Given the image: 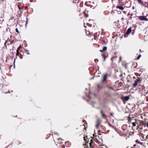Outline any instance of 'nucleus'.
Listing matches in <instances>:
<instances>
[{"mask_svg":"<svg viewBox=\"0 0 148 148\" xmlns=\"http://www.w3.org/2000/svg\"><path fill=\"white\" fill-rule=\"evenodd\" d=\"M111 114L112 116V113H111V114Z\"/></svg>","mask_w":148,"mask_h":148,"instance_id":"obj_34","label":"nucleus"},{"mask_svg":"<svg viewBox=\"0 0 148 148\" xmlns=\"http://www.w3.org/2000/svg\"><path fill=\"white\" fill-rule=\"evenodd\" d=\"M126 36V34H125L124 35V36L126 37V36Z\"/></svg>","mask_w":148,"mask_h":148,"instance_id":"obj_37","label":"nucleus"},{"mask_svg":"<svg viewBox=\"0 0 148 148\" xmlns=\"http://www.w3.org/2000/svg\"><path fill=\"white\" fill-rule=\"evenodd\" d=\"M136 143H139V141L138 140H136Z\"/></svg>","mask_w":148,"mask_h":148,"instance_id":"obj_22","label":"nucleus"},{"mask_svg":"<svg viewBox=\"0 0 148 148\" xmlns=\"http://www.w3.org/2000/svg\"><path fill=\"white\" fill-rule=\"evenodd\" d=\"M22 48V47H21V46H19L17 50V54L18 55V53H19V50L21 49Z\"/></svg>","mask_w":148,"mask_h":148,"instance_id":"obj_11","label":"nucleus"},{"mask_svg":"<svg viewBox=\"0 0 148 148\" xmlns=\"http://www.w3.org/2000/svg\"><path fill=\"white\" fill-rule=\"evenodd\" d=\"M141 21H148V19L145 16H140L139 17Z\"/></svg>","mask_w":148,"mask_h":148,"instance_id":"obj_1","label":"nucleus"},{"mask_svg":"<svg viewBox=\"0 0 148 148\" xmlns=\"http://www.w3.org/2000/svg\"><path fill=\"white\" fill-rule=\"evenodd\" d=\"M123 12L125 14L126 13V12L125 11H123Z\"/></svg>","mask_w":148,"mask_h":148,"instance_id":"obj_28","label":"nucleus"},{"mask_svg":"<svg viewBox=\"0 0 148 148\" xmlns=\"http://www.w3.org/2000/svg\"><path fill=\"white\" fill-rule=\"evenodd\" d=\"M124 19V18H121V20H123Z\"/></svg>","mask_w":148,"mask_h":148,"instance_id":"obj_35","label":"nucleus"},{"mask_svg":"<svg viewBox=\"0 0 148 148\" xmlns=\"http://www.w3.org/2000/svg\"><path fill=\"white\" fill-rule=\"evenodd\" d=\"M134 7H132V9H134Z\"/></svg>","mask_w":148,"mask_h":148,"instance_id":"obj_33","label":"nucleus"},{"mask_svg":"<svg viewBox=\"0 0 148 148\" xmlns=\"http://www.w3.org/2000/svg\"><path fill=\"white\" fill-rule=\"evenodd\" d=\"M22 48V47H21V46H19L17 50V54L18 55V53H19V50L21 49Z\"/></svg>","mask_w":148,"mask_h":148,"instance_id":"obj_9","label":"nucleus"},{"mask_svg":"<svg viewBox=\"0 0 148 148\" xmlns=\"http://www.w3.org/2000/svg\"><path fill=\"white\" fill-rule=\"evenodd\" d=\"M147 137H148V135L147 136Z\"/></svg>","mask_w":148,"mask_h":148,"instance_id":"obj_39","label":"nucleus"},{"mask_svg":"<svg viewBox=\"0 0 148 148\" xmlns=\"http://www.w3.org/2000/svg\"><path fill=\"white\" fill-rule=\"evenodd\" d=\"M60 141V143H62V142H61V141Z\"/></svg>","mask_w":148,"mask_h":148,"instance_id":"obj_38","label":"nucleus"},{"mask_svg":"<svg viewBox=\"0 0 148 148\" xmlns=\"http://www.w3.org/2000/svg\"><path fill=\"white\" fill-rule=\"evenodd\" d=\"M129 99L130 97L129 96H126L124 97L123 100L125 101H127Z\"/></svg>","mask_w":148,"mask_h":148,"instance_id":"obj_5","label":"nucleus"},{"mask_svg":"<svg viewBox=\"0 0 148 148\" xmlns=\"http://www.w3.org/2000/svg\"><path fill=\"white\" fill-rule=\"evenodd\" d=\"M117 8H118L121 10H123L124 9V8L122 6H117L116 7Z\"/></svg>","mask_w":148,"mask_h":148,"instance_id":"obj_6","label":"nucleus"},{"mask_svg":"<svg viewBox=\"0 0 148 148\" xmlns=\"http://www.w3.org/2000/svg\"><path fill=\"white\" fill-rule=\"evenodd\" d=\"M138 84V81H136V80L135 81L134 83L133 84V86L134 87H136Z\"/></svg>","mask_w":148,"mask_h":148,"instance_id":"obj_7","label":"nucleus"},{"mask_svg":"<svg viewBox=\"0 0 148 148\" xmlns=\"http://www.w3.org/2000/svg\"><path fill=\"white\" fill-rule=\"evenodd\" d=\"M27 23H26V26L27 25Z\"/></svg>","mask_w":148,"mask_h":148,"instance_id":"obj_36","label":"nucleus"},{"mask_svg":"<svg viewBox=\"0 0 148 148\" xmlns=\"http://www.w3.org/2000/svg\"><path fill=\"white\" fill-rule=\"evenodd\" d=\"M103 51V50H100V51H101V52H102Z\"/></svg>","mask_w":148,"mask_h":148,"instance_id":"obj_30","label":"nucleus"},{"mask_svg":"<svg viewBox=\"0 0 148 148\" xmlns=\"http://www.w3.org/2000/svg\"><path fill=\"white\" fill-rule=\"evenodd\" d=\"M101 113L102 114L103 117L104 118H106V115L103 113V111L102 110L101 111Z\"/></svg>","mask_w":148,"mask_h":148,"instance_id":"obj_8","label":"nucleus"},{"mask_svg":"<svg viewBox=\"0 0 148 148\" xmlns=\"http://www.w3.org/2000/svg\"><path fill=\"white\" fill-rule=\"evenodd\" d=\"M143 125H144L145 126L148 127V123H143Z\"/></svg>","mask_w":148,"mask_h":148,"instance_id":"obj_13","label":"nucleus"},{"mask_svg":"<svg viewBox=\"0 0 148 148\" xmlns=\"http://www.w3.org/2000/svg\"><path fill=\"white\" fill-rule=\"evenodd\" d=\"M132 124L134 126H136V124L134 122H133L132 123Z\"/></svg>","mask_w":148,"mask_h":148,"instance_id":"obj_19","label":"nucleus"},{"mask_svg":"<svg viewBox=\"0 0 148 148\" xmlns=\"http://www.w3.org/2000/svg\"><path fill=\"white\" fill-rule=\"evenodd\" d=\"M100 123L99 122H98L97 123V124L96 125V129L97 130V131H100L99 129V126L100 125Z\"/></svg>","mask_w":148,"mask_h":148,"instance_id":"obj_2","label":"nucleus"},{"mask_svg":"<svg viewBox=\"0 0 148 148\" xmlns=\"http://www.w3.org/2000/svg\"><path fill=\"white\" fill-rule=\"evenodd\" d=\"M84 140H85V141H86L87 142H88V141L87 140H86V139H85V137H84Z\"/></svg>","mask_w":148,"mask_h":148,"instance_id":"obj_26","label":"nucleus"},{"mask_svg":"<svg viewBox=\"0 0 148 148\" xmlns=\"http://www.w3.org/2000/svg\"><path fill=\"white\" fill-rule=\"evenodd\" d=\"M95 61L96 63H97V62L98 61V60L97 59H95Z\"/></svg>","mask_w":148,"mask_h":148,"instance_id":"obj_23","label":"nucleus"},{"mask_svg":"<svg viewBox=\"0 0 148 148\" xmlns=\"http://www.w3.org/2000/svg\"><path fill=\"white\" fill-rule=\"evenodd\" d=\"M138 1V3H140L141 4H143V2L142 1V0H137Z\"/></svg>","mask_w":148,"mask_h":148,"instance_id":"obj_12","label":"nucleus"},{"mask_svg":"<svg viewBox=\"0 0 148 148\" xmlns=\"http://www.w3.org/2000/svg\"><path fill=\"white\" fill-rule=\"evenodd\" d=\"M86 15V17H88V15Z\"/></svg>","mask_w":148,"mask_h":148,"instance_id":"obj_31","label":"nucleus"},{"mask_svg":"<svg viewBox=\"0 0 148 148\" xmlns=\"http://www.w3.org/2000/svg\"><path fill=\"white\" fill-rule=\"evenodd\" d=\"M107 75L105 74L103 75V79L102 80V82H104L105 81H106L107 79Z\"/></svg>","mask_w":148,"mask_h":148,"instance_id":"obj_3","label":"nucleus"},{"mask_svg":"<svg viewBox=\"0 0 148 148\" xmlns=\"http://www.w3.org/2000/svg\"><path fill=\"white\" fill-rule=\"evenodd\" d=\"M93 136H94V137L97 136L95 134H93Z\"/></svg>","mask_w":148,"mask_h":148,"instance_id":"obj_27","label":"nucleus"},{"mask_svg":"<svg viewBox=\"0 0 148 148\" xmlns=\"http://www.w3.org/2000/svg\"><path fill=\"white\" fill-rule=\"evenodd\" d=\"M107 49V47L105 46L103 47V51H106V50Z\"/></svg>","mask_w":148,"mask_h":148,"instance_id":"obj_14","label":"nucleus"},{"mask_svg":"<svg viewBox=\"0 0 148 148\" xmlns=\"http://www.w3.org/2000/svg\"><path fill=\"white\" fill-rule=\"evenodd\" d=\"M22 48V47H21V46H19L17 50V54L18 55V53H19V50L21 49Z\"/></svg>","mask_w":148,"mask_h":148,"instance_id":"obj_10","label":"nucleus"},{"mask_svg":"<svg viewBox=\"0 0 148 148\" xmlns=\"http://www.w3.org/2000/svg\"><path fill=\"white\" fill-rule=\"evenodd\" d=\"M110 13L112 14H113L114 13V10H112L110 12Z\"/></svg>","mask_w":148,"mask_h":148,"instance_id":"obj_18","label":"nucleus"},{"mask_svg":"<svg viewBox=\"0 0 148 148\" xmlns=\"http://www.w3.org/2000/svg\"><path fill=\"white\" fill-rule=\"evenodd\" d=\"M90 140L91 141V142L90 143V147L91 148V147H91V146H92L91 144H92V142H93L92 139H91Z\"/></svg>","mask_w":148,"mask_h":148,"instance_id":"obj_15","label":"nucleus"},{"mask_svg":"<svg viewBox=\"0 0 148 148\" xmlns=\"http://www.w3.org/2000/svg\"><path fill=\"white\" fill-rule=\"evenodd\" d=\"M136 81H138V82L139 81H141V80H140V79L138 77V79H137L136 80Z\"/></svg>","mask_w":148,"mask_h":148,"instance_id":"obj_21","label":"nucleus"},{"mask_svg":"<svg viewBox=\"0 0 148 148\" xmlns=\"http://www.w3.org/2000/svg\"><path fill=\"white\" fill-rule=\"evenodd\" d=\"M85 146V147H84V148H87V147H88L86 144Z\"/></svg>","mask_w":148,"mask_h":148,"instance_id":"obj_25","label":"nucleus"},{"mask_svg":"<svg viewBox=\"0 0 148 148\" xmlns=\"http://www.w3.org/2000/svg\"><path fill=\"white\" fill-rule=\"evenodd\" d=\"M141 55H139L138 56V57L137 58V59L138 60L139 59V58H140L141 57Z\"/></svg>","mask_w":148,"mask_h":148,"instance_id":"obj_20","label":"nucleus"},{"mask_svg":"<svg viewBox=\"0 0 148 148\" xmlns=\"http://www.w3.org/2000/svg\"><path fill=\"white\" fill-rule=\"evenodd\" d=\"M147 137H148V135L147 136Z\"/></svg>","mask_w":148,"mask_h":148,"instance_id":"obj_40","label":"nucleus"},{"mask_svg":"<svg viewBox=\"0 0 148 148\" xmlns=\"http://www.w3.org/2000/svg\"><path fill=\"white\" fill-rule=\"evenodd\" d=\"M135 29H134L133 30V31H132V35H133L134 34V33H135Z\"/></svg>","mask_w":148,"mask_h":148,"instance_id":"obj_16","label":"nucleus"},{"mask_svg":"<svg viewBox=\"0 0 148 148\" xmlns=\"http://www.w3.org/2000/svg\"><path fill=\"white\" fill-rule=\"evenodd\" d=\"M16 31L18 33H19V32L18 30V29L17 28H16Z\"/></svg>","mask_w":148,"mask_h":148,"instance_id":"obj_17","label":"nucleus"},{"mask_svg":"<svg viewBox=\"0 0 148 148\" xmlns=\"http://www.w3.org/2000/svg\"><path fill=\"white\" fill-rule=\"evenodd\" d=\"M136 146V145L134 144V147H135Z\"/></svg>","mask_w":148,"mask_h":148,"instance_id":"obj_29","label":"nucleus"},{"mask_svg":"<svg viewBox=\"0 0 148 148\" xmlns=\"http://www.w3.org/2000/svg\"><path fill=\"white\" fill-rule=\"evenodd\" d=\"M103 57H104V60H103V61H105V60H106V57L105 56H104V55H103Z\"/></svg>","mask_w":148,"mask_h":148,"instance_id":"obj_24","label":"nucleus"},{"mask_svg":"<svg viewBox=\"0 0 148 148\" xmlns=\"http://www.w3.org/2000/svg\"><path fill=\"white\" fill-rule=\"evenodd\" d=\"M132 30V29L131 28H129L127 30V32H126V34L127 35H128V34H130V33Z\"/></svg>","mask_w":148,"mask_h":148,"instance_id":"obj_4","label":"nucleus"},{"mask_svg":"<svg viewBox=\"0 0 148 148\" xmlns=\"http://www.w3.org/2000/svg\"><path fill=\"white\" fill-rule=\"evenodd\" d=\"M121 57H120V61H121Z\"/></svg>","mask_w":148,"mask_h":148,"instance_id":"obj_32","label":"nucleus"}]
</instances>
